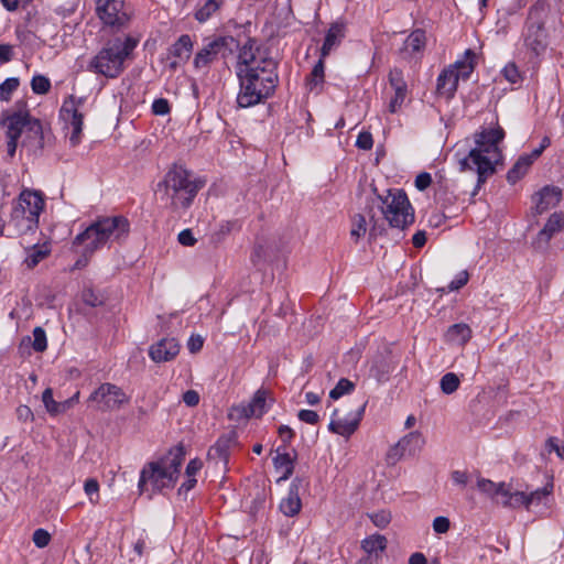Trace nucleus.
Returning <instances> with one entry per match:
<instances>
[{
    "label": "nucleus",
    "instance_id": "nucleus-1",
    "mask_svg": "<svg viewBox=\"0 0 564 564\" xmlns=\"http://www.w3.org/2000/svg\"><path fill=\"white\" fill-rule=\"evenodd\" d=\"M278 63L270 56L267 48L248 40L240 48L236 74L239 79L237 104L240 108H249L264 102L270 98L279 83Z\"/></svg>",
    "mask_w": 564,
    "mask_h": 564
},
{
    "label": "nucleus",
    "instance_id": "nucleus-2",
    "mask_svg": "<svg viewBox=\"0 0 564 564\" xmlns=\"http://www.w3.org/2000/svg\"><path fill=\"white\" fill-rule=\"evenodd\" d=\"M505 138L501 127L484 128L474 133V147L467 153L456 152L455 156L462 172L477 173V183L473 195H476L487 180L502 162L500 143Z\"/></svg>",
    "mask_w": 564,
    "mask_h": 564
},
{
    "label": "nucleus",
    "instance_id": "nucleus-3",
    "mask_svg": "<svg viewBox=\"0 0 564 564\" xmlns=\"http://www.w3.org/2000/svg\"><path fill=\"white\" fill-rule=\"evenodd\" d=\"M130 232V223L123 216L102 217L94 221L73 240V248L84 259L77 260L76 268L86 265L88 257L112 243H121Z\"/></svg>",
    "mask_w": 564,
    "mask_h": 564
},
{
    "label": "nucleus",
    "instance_id": "nucleus-4",
    "mask_svg": "<svg viewBox=\"0 0 564 564\" xmlns=\"http://www.w3.org/2000/svg\"><path fill=\"white\" fill-rule=\"evenodd\" d=\"M204 182L181 165H174L156 185L155 195L164 207L178 212L187 209Z\"/></svg>",
    "mask_w": 564,
    "mask_h": 564
},
{
    "label": "nucleus",
    "instance_id": "nucleus-5",
    "mask_svg": "<svg viewBox=\"0 0 564 564\" xmlns=\"http://www.w3.org/2000/svg\"><path fill=\"white\" fill-rule=\"evenodd\" d=\"M185 458L183 446L172 448L166 455L155 462L148 463L140 473L138 488L141 494L161 492L173 488L177 481L181 466Z\"/></svg>",
    "mask_w": 564,
    "mask_h": 564
},
{
    "label": "nucleus",
    "instance_id": "nucleus-6",
    "mask_svg": "<svg viewBox=\"0 0 564 564\" xmlns=\"http://www.w3.org/2000/svg\"><path fill=\"white\" fill-rule=\"evenodd\" d=\"M131 36L109 41L89 62L88 69L107 78H117L124 70V62L137 47Z\"/></svg>",
    "mask_w": 564,
    "mask_h": 564
},
{
    "label": "nucleus",
    "instance_id": "nucleus-7",
    "mask_svg": "<svg viewBox=\"0 0 564 564\" xmlns=\"http://www.w3.org/2000/svg\"><path fill=\"white\" fill-rule=\"evenodd\" d=\"M1 124L7 129V134L20 137L22 147L30 151L43 148V128L40 120L32 118L28 111L20 110L8 113L1 118Z\"/></svg>",
    "mask_w": 564,
    "mask_h": 564
},
{
    "label": "nucleus",
    "instance_id": "nucleus-8",
    "mask_svg": "<svg viewBox=\"0 0 564 564\" xmlns=\"http://www.w3.org/2000/svg\"><path fill=\"white\" fill-rule=\"evenodd\" d=\"M391 227L404 228L414 220L408 196L402 189H389L386 196L377 195L372 200Z\"/></svg>",
    "mask_w": 564,
    "mask_h": 564
},
{
    "label": "nucleus",
    "instance_id": "nucleus-9",
    "mask_svg": "<svg viewBox=\"0 0 564 564\" xmlns=\"http://www.w3.org/2000/svg\"><path fill=\"white\" fill-rule=\"evenodd\" d=\"M546 13L536 6L531 7L522 29L524 46L534 55H541L549 46V33L545 28Z\"/></svg>",
    "mask_w": 564,
    "mask_h": 564
},
{
    "label": "nucleus",
    "instance_id": "nucleus-10",
    "mask_svg": "<svg viewBox=\"0 0 564 564\" xmlns=\"http://www.w3.org/2000/svg\"><path fill=\"white\" fill-rule=\"evenodd\" d=\"M85 99L75 96L67 97L59 110V116L65 122V127L70 129L69 143L76 147L82 141L83 122L85 117L84 111Z\"/></svg>",
    "mask_w": 564,
    "mask_h": 564
},
{
    "label": "nucleus",
    "instance_id": "nucleus-11",
    "mask_svg": "<svg viewBox=\"0 0 564 564\" xmlns=\"http://www.w3.org/2000/svg\"><path fill=\"white\" fill-rule=\"evenodd\" d=\"M237 42L232 36H218L209 40L195 55L194 66L197 69L207 68L219 56L227 57Z\"/></svg>",
    "mask_w": 564,
    "mask_h": 564
},
{
    "label": "nucleus",
    "instance_id": "nucleus-12",
    "mask_svg": "<svg viewBox=\"0 0 564 564\" xmlns=\"http://www.w3.org/2000/svg\"><path fill=\"white\" fill-rule=\"evenodd\" d=\"M87 401L95 403L97 410L107 412L121 408L130 398L117 384L105 382L90 393Z\"/></svg>",
    "mask_w": 564,
    "mask_h": 564
},
{
    "label": "nucleus",
    "instance_id": "nucleus-13",
    "mask_svg": "<svg viewBox=\"0 0 564 564\" xmlns=\"http://www.w3.org/2000/svg\"><path fill=\"white\" fill-rule=\"evenodd\" d=\"M425 444V438L419 431H413L401 437L389 448L386 455L388 465H395L404 456H415Z\"/></svg>",
    "mask_w": 564,
    "mask_h": 564
},
{
    "label": "nucleus",
    "instance_id": "nucleus-14",
    "mask_svg": "<svg viewBox=\"0 0 564 564\" xmlns=\"http://www.w3.org/2000/svg\"><path fill=\"white\" fill-rule=\"evenodd\" d=\"M96 11L106 25L122 26L129 20L123 0H96Z\"/></svg>",
    "mask_w": 564,
    "mask_h": 564
},
{
    "label": "nucleus",
    "instance_id": "nucleus-15",
    "mask_svg": "<svg viewBox=\"0 0 564 564\" xmlns=\"http://www.w3.org/2000/svg\"><path fill=\"white\" fill-rule=\"evenodd\" d=\"M367 401L362 402L354 414L350 413L347 417L338 419H335V416L338 413V410L335 409L333 412V419L328 425L329 431L345 437L350 436L358 429L359 423L364 416Z\"/></svg>",
    "mask_w": 564,
    "mask_h": 564
},
{
    "label": "nucleus",
    "instance_id": "nucleus-16",
    "mask_svg": "<svg viewBox=\"0 0 564 564\" xmlns=\"http://www.w3.org/2000/svg\"><path fill=\"white\" fill-rule=\"evenodd\" d=\"M389 83L394 94L389 101L388 109L391 113H395L401 109L408 93V85L402 70L392 69L389 74Z\"/></svg>",
    "mask_w": 564,
    "mask_h": 564
},
{
    "label": "nucleus",
    "instance_id": "nucleus-17",
    "mask_svg": "<svg viewBox=\"0 0 564 564\" xmlns=\"http://www.w3.org/2000/svg\"><path fill=\"white\" fill-rule=\"evenodd\" d=\"M15 204L23 208L31 219L39 221L40 214L44 208V199L40 192L24 189L20 193Z\"/></svg>",
    "mask_w": 564,
    "mask_h": 564
},
{
    "label": "nucleus",
    "instance_id": "nucleus-18",
    "mask_svg": "<svg viewBox=\"0 0 564 564\" xmlns=\"http://www.w3.org/2000/svg\"><path fill=\"white\" fill-rule=\"evenodd\" d=\"M276 455L273 457V466L276 471L281 473L278 481L289 479L293 471L296 460V452L288 453L285 446H279L276 448Z\"/></svg>",
    "mask_w": 564,
    "mask_h": 564
},
{
    "label": "nucleus",
    "instance_id": "nucleus-19",
    "mask_svg": "<svg viewBox=\"0 0 564 564\" xmlns=\"http://www.w3.org/2000/svg\"><path fill=\"white\" fill-rule=\"evenodd\" d=\"M562 198V191L556 186H545L533 196V203L538 214H542L555 207Z\"/></svg>",
    "mask_w": 564,
    "mask_h": 564
},
{
    "label": "nucleus",
    "instance_id": "nucleus-20",
    "mask_svg": "<svg viewBox=\"0 0 564 564\" xmlns=\"http://www.w3.org/2000/svg\"><path fill=\"white\" fill-rule=\"evenodd\" d=\"M426 44L425 32L421 29L414 30L404 41L401 48L403 58L414 59L421 55Z\"/></svg>",
    "mask_w": 564,
    "mask_h": 564
},
{
    "label": "nucleus",
    "instance_id": "nucleus-21",
    "mask_svg": "<svg viewBox=\"0 0 564 564\" xmlns=\"http://www.w3.org/2000/svg\"><path fill=\"white\" fill-rule=\"evenodd\" d=\"M37 224L39 221L31 219L23 208L17 204L13 205L8 227H12L15 234H24L33 230L36 228Z\"/></svg>",
    "mask_w": 564,
    "mask_h": 564
},
{
    "label": "nucleus",
    "instance_id": "nucleus-22",
    "mask_svg": "<svg viewBox=\"0 0 564 564\" xmlns=\"http://www.w3.org/2000/svg\"><path fill=\"white\" fill-rule=\"evenodd\" d=\"M279 508L286 517H294L301 511L302 501L299 495V485L295 480L291 482L288 495L281 500Z\"/></svg>",
    "mask_w": 564,
    "mask_h": 564
},
{
    "label": "nucleus",
    "instance_id": "nucleus-23",
    "mask_svg": "<svg viewBox=\"0 0 564 564\" xmlns=\"http://www.w3.org/2000/svg\"><path fill=\"white\" fill-rule=\"evenodd\" d=\"M458 82L454 75L453 66H448L437 77V94L446 98H452L457 89Z\"/></svg>",
    "mask_w": 564,
    "mask_h": 564
},
{
    "label": "nucleus",
    "instance_id": "nucleus-24",
    "mask_svg": "<svg viewBox=\"0 0 564 564\" xmlns=\"http://www.w3.org/2000/svg\"><path fill=\"white\" fill-rule=\"evenodd\" d=\"M267 411V392L264 390H258L251 401L242 406V414L246 417H261Z\"/></svg>",
    "mask_w": 564,
    "mask_h": 564
},
{
    "label": "nucleus",
    "instance_id": "nucleus-25",
    "mask_svg": "<svg viewBox=\"0 0 564 564\" xmlns=\"http://www.w3.org/2000/svg\"><path fill=\"white\" fill-rule=\"evenodd\" d=\"M470 337L471 329L464 323L452 325L445 334V340L457 348L463 347Z\"/></svg>",
    "mask_w": 564,
    "mask_h": 564
},
{
    "label": "nucleus",
    "instance_id": "nucleus-26",
    "mask_svg": "<svg viewBox=\"0 0 564 564\" xmlns=\"http://www.w3.org/2000/svg\"><path fill=\"white\" fill-rule=\"evenodd\" d=\"M387 538L382 534H372L367 538H365L361 541V549L366 553V555L377 560L379 558L380 554L384 552L387 549Z\"/></svg>",
    "mask_w": 564,
    "mask_h": 564
},
{
    "label": "nucleus",
    "instance_id": "nucleus-27",
    "mask_svg": "<svg viewBox=\"0 0 564 564\" xmlns=\"http://www.w3.org/2000/svg\"><path fill=\"white\" fill-rule=\"evenodd\" d=\"M46 347V333L42 327H35L31 336H26L21 340V349L23 350L32 348L36 352H43Z\"/></svg>",
    "mask_w": 564,
    "mask_h": 564
},
{
    "label": "nucleus",
    "instance_id": "nucleus-28",
    "mask_svg": "<svg viewBox=\"0 0 564 564\" xmlns=\"http://www.w3.org/2000/svg\"><path fill=\"white\" fill-rule=\"evenodd\" d=\"M564 227V214H552L542 230L539 232V240L547 243L550 239Z\"/></svg>",
    "mask_w": 564,
    "mask_h": 564
},
{
    "label": "nucleus",
    "instance_id": "nucleus-29",
    "mask_svg": "<svg viewBox=\"0 0 564 564\" xmlns=\"http://www.w3.org/2000/svg\"><path fill=\"white\" fill-rule=\"evenodd\" d=\"M475 56L476 55L474 52H471L470 50H467L465 53V58L457 61L452 65L454 68V75H455L457 82H459L460 79L467 80L470 77V75L475 68V64H474Z\"/></svg>",
    "mask_w": 564,
    "mask_h": 564
},
{
    "label": "nucleus",
    "instance_id": "nucleus-30",
    "mask_svg": "<svg viewBox=\"0 0 564 564\" xmlns=\"http://www.w3.org/2000/svg\"><path fill=\"white\" fill-rule=\"evenodd\" d=\"M343 37V26L339 24H333L327 31L324 44L321 48L322 58H325L336 46H338Z\"/></svg>",
    "mask_w": 564,
    "mask_h": 564
},
{
    "label": "nucleus",
    "instance_id": "nucleus-31",
    "mask_svg": "<svg viewBox=\"0 0 564 564\" xmlns=\"http://www.w3.org/2000/svg\"><path fill=\"white\" fill-rule=\"evenodd\" d=\"M25 252L24 264L26 268L33 269L50 254L51 248L47 243L34 245L28 248Z\"/></svg>",
    "mask_w": 564,
    "mask_h": 564
},
{
    "label": "nucleus",
    "instance_id": "nucleus-32",
    "mask_svg": "<svg viewBox=\"0 0 564 564\" xmlns=\"http://www.w3.org/2000/svg\"><path fill=\"white\" fill-rule=\"evenodd\" d=\"M234 443V437L221 436L217 442L209 448L208 456L218 460L227 463L229 456V449Z\"/></svg>",
    "mask_w": 564,
    "mask_h": 564
},
{
    "label": "nucleus",
    "instance_id": "nucleus-33",
    "mask_svg": "<svg viewBox=\"0 0 564 564\" xmlns=\"http://www.w3.org/2000/svg\"><path fill=\"white\" fill-rule=\"evenodd\" d=\"M525 491L511 492L509 487L506 486L505 492L502 494L501 500H499L503 507L508 508H521L524 507L528 510V500Z\"/></svg>",
    "mask_w": 564,
    "mask_h": 564
},
{
    "label": "nucleus",
    "instance_id": "nucleus-34",
    "mask_svg": "<svg viewBox=\"0 0 564 564\" xmlns=\"http://www.w3.org/2000/svg\"><path fill=\"white\" fill-rule=\"evenodd\" d=\"M193 50V41L189 35L183 34L173 44L171 53L173 56L180 59V62H186Z\"/></svg>",
    "mask_w": 564,
    "mask_h": 564
},
{
    "label": "nucleus",
    "instance_id": "nucleus-35",
    "mask_svg": "<svg viewBox=\"0 0 564 564\" xmlns=\"http://www.w3.org/2000/svg\"><path fill=\"white\" fill-rule=\"evenodd\" d=\"M532 159L529 158L528 155H521L518 161L514 163V165L509 170L508 174H507V180L509 183L511 184H514L517 183L520 178H522L529 167L531 166L532 164Z\"/></svg>",
    "mask_w": 564,
    "mask_h": 564
},
{
    "label": "nucleus",
    "instance_id": "nucleus-36",
    "mask_svg": "<svg viewBox=\"0 0 564 564\" xmlns=\"http://www.w3.org/2000/svg\"><path fill=\"white\" fill-rule=\"evenodd\" d=\"M506 484L505 482H494L492 480L490 479H486V478H478L477 480V488L485 495L489 496L490 498H495V497H502V494L505 492V489H506Z\"/></svg>",
    "mask_w": 564,
    "mask_h": 564
},
{
    "label": "nucleus",
    "instance_id": "nucleus-37",
    "mask_svg": "<svg viewBox=\"0 0 564 564\" xmlns=\"http://www.w3.org/2000/svg\"><path fill=\"white\" fill-rule=\"evenodd\" d=\"M392 371V368L389 362H387L383 355H378L373 360L370 368V373L378 381H383L388 379L389 373Z\"/></svg>",
    "mask_w": 564,
    "mask_h": 564
},
{
    "label": "nucleus",
    "instance_id": "nucleus-38",
    "mask_svg": "<svg viewBox=\"0 0 564 564\" xmlns=\"http://www.w3.org/2000/svg\"><path fill=\"white\" fill-rule=\"evenodd\" d=\"M224 0H206L204 4L197 8L195 19L199 22L207 21L216 11L219 10Z\"/></svg>",
    "mask_w": 564,
    "mask_h": 564
},
{
    "label": "nucleus",
    "instance_id": "nucleus-39",
    "mask_svg": "<svg viewBox=\"0 0 564 564\" xmlns=\"http://www.w3.org/2000/svg\"><path fill=\"white\" fill-rule=\"evenodd\" d=\"M551 489L552 486L550 488L545 486L543 488H538L533 491L527 492L528 510H530L531 507L545 505V501L551 494Z\"/></svg>",
    "mask_w": 564,
    "mask_h": 564
},
{
    "label": "nucleus",
    "instance_id": "nucleus-40",
    "mask_svg": "<svg viewBox=\"0 0 564 564\" xmlns=\"http://www.w3.org/2000/svg\"><path fill=\"white\" fill-rule=\"evenodd\" d=\"M181 345L175 338H163L156 345H153L149 352H178Z\"/></svg>",
    "mask_w": 564,
    "mask_h": 564
},
{
    "label": "nucleus",
    "instance_id": "nucleus-41",
    "mask_svg": "<svg viewBox=\"0 0 564 564\" xmlns=\"http://www.w3.org/2000/svg\"><path fill=\"white\" fill-rule=\"evenodd\" d=\"M459 383L460 381L456 373L447 372L441 378L440 387L443 393L452 394L458 389Z\"/></svg>",
    "mask_w": 564,
    "mask_h": 564
},
{
    "label": "nucleus",
    "instance_id": "nucleus-42",
    "mask_svg": "<svg viewBox=\"0 0 564 564\" xmlns=\"http://www.w3.org/2000/svg\"><path fill=\"white\" fill-rule=\"evenodd\" d=\"M355 389V383L349 379L341 378L337 384L330 390L329 398L333 400H338L345 394L352 392Z\"/></svg>",
    "mask_w": 564,
    "mask_h": 564
},
{
    "label": "nucleus",
    "instance_id": "nucleus-43",
    "mask_svg": "<svg viewBox=\"0 0 564 564\" xmlns=\"http://www.w3.org/2000/svg\"><path fill=\"white\" fill-rule=\"evenodd\" d=\"M324 58L322 56L319 57L318 62L313 67L310 78H308V86L311 89H314L318 85H321L324 80Z\"/></svg>",
    "mask_w": 564,
    "mask_h": 564
},
{
    "label": "nucleus",
    "instance_id": "nucleus-44",
    "mask_svg": "<svg viewBox=\"0 0 564 564\" xmlns=\"http://www.w3.org/2000/svg\"><path fill=\"white\" fill-rule=\"evenodd\" d=\"M42 401L46 411L51 415L61 414V402H56L53 398V390L51 388H46L42 393Z\"/></svg>",
    "mask_w": 564,
    "mask_h": 564
},
{
    "label": "nucleus",
    "instance_id": "nucleus-45",
    "mask_svg": "<svg viewBox=\"0 0 564 564\" xmlns=\"http://www.w3.org/2000/svg\"><path fill=\"white\" fill-rule=\"evenodd\" d=\"M84 491L91 505L99 502V482L95 478H88L84 484Z\"/></svg>",
    "mask_w": 564,
    "mask_h": 564
},
{
    "label": "nucleus",
    "instance_id": "nucleus-46",
    "mask_svg": "<svg viewBox=\"0 0 564 564\" xmlns=\"http://www.w3.org/2000/svg\"><path fill=\"white\" fill-rule=\"evenodd\" d=\"M31 87L33 93L44 95L51 89V82L46 76L35 75L31 80Z\"/></svg>",
    "mask_w": 564,
    "mask_h": 564
},
{
    "label": "nucleus",
    "instance_id": "nucleus-47",
    "mask_svg": "<svg viewBox=\"0 0 564 564\" xmlns=\"http://www.w3.org/2000/svg\"><path fill=\"white\" fill-rule=\"evenodd\" d=\"M19 84V79L15 77L6 79L0 85V100L8 101L11 98L12 93L18 89Z\"/></svg>",
    "mask_w": 564,
    "mask_h": 564
},
{
    "label": "nucleus",
    "instance_id": "nucleus-48",
    "mask_svg": "<svg viewBox=\"0 0 564 564\" xmlns=\"http://www.w3.org/2000/svg\"><path fill=\"white\" fill-rule=\"evenodd\" d=\"M371 522L379 529H384L391 522V513L387 510H379L368 514Z\"/></svg>",
    "mask_w": 564,
    "mask_h": 564
},
{
    "label": "nucleus",
    "instance_id": "nucleus-49",
    "mask_svg": "<svg viewBox=\"0 0 564 564\" xmlns=\"http://www.w3.org/2000/svg\"><path fill=\"white\" fill-rule=\"evenodd\" d=\"M367 231L366 218L362 215H356L352 219V227L350 230V236L358 240L362 237Z\"/></svg>",
    "mask_w": 564,
    "mask_h": 564
},
{
    "label": "nucleus",
    "instance_id": "nucleus-50",
    "mask_svg": "<svg viewBox=\"0 0 564 564\" xmlns=\"http://www.w3.org/2000/svg\"><path fill=\"white\" fill-rule=\"evenodd\" d=\"M502 75L511 84H517L521 79L520 72L513 63H509L503 67Z\"/></svg>",
    "mask_w": 564,
    "mask_h": 564
},
{
    "label": "nucleus",
    "instance_id": "nucleus-51",
    "mask_svg": "<svg viewBox=\"0 0 564 564\" xmlns=\"http://www.w3.org/2000/svg\"><path fill=\"white\" fill-rule=\"evenodd\" d=\"M32 540L37 547L43 549L48 545L51 541V534L44 529H36L33 532Z\"/></svg>",
    "mask_w": 564,
    "mask_h": 564
},
{
    "label": "nucleus",
    "instance_id": "nucleus-52",
    "mask_svg": "<svg viewBox=\"0 0 564 564\" xmlns=\"http://www.w3.org/2000/svg\"><path fill=\"white\" fill-rule=\"evenodd\" d=\"M545 451L549 453L555 452L556 455L564 460V442L562 444L558 443L556 437H549L545 442Z\"/></svg>",
    "mask_w": 564,
    "mask_h": 564
},
{
    "label": "nucleus",
    "instance_id": "nucleus-53",
    "mask_svg": "<svg viewBox=\"0 0 564 564\" xmlns=\"http://www.w3.org/2000/svg\"><path fill=\"white\" fill-rule=\"evenodd\" d=\"M205 338L199 334H192L187 340V348L191 352L199 351L204 346Z\"/></svg>",
    "mask_w": 564,
    "mask_h": 564
},
{
    "label": "nucleus",
    "instance_id": "nucleus-54",
    "mask_svg": "<svg viewBox=\"0 0 564 564\" xmlns=\"http://www.w3.org/2000/svg\"><path fill=\"white\" fill-rule=\"evenodd\" d=\"M152 111L154 115L164 116L170 112L169 101L164 98L155 99L152 104Z\"/></svg>",
    "mask_w": 564,
    "mask_h": 564
},
{
    "label": "nucleus",
    "instance_id": "nucleus-55",
    "mask_svg": "<svg viewBox=\"0 0 564 564\" xmlns=\"http://www.w3.org/2000/svg\"><path fill=\"white\" fill-rule=\"evenodd\" d=\"M297 417L300 421L307 424H317L319 421V415L313 410H300Z\"/></svg>",
    "mask_w": 564,
    "mask_h": 564
},
{
    "label": "nucleus",
    "instance_id": "nucleus-56",
    "mask_svg": "<svg viewBox=\"0 0 564 564\" xmlns=\"http://www.w3.org/2000/svg\"><path fill=\"white\" fill-rule=\"evenodd\" d=\"M356 145L362 150H370L373 145L372 135L370 132H360L357 137Z\"/></svg>",
    "mask_w": 564,
    "mask_h": 564
},
{
    "label": "nucleus",
    "instance_id": "nucleus-57",
    "mask_svg": "<svg viewBox=\"0 0 564 564\" xmlns=\"http://www.w3.org/2000/svg\"><path fill=\"white\" fill-rule=\"evenodd\" d=\"M451 522L449 519L446 517H436L433 520V530L438 533H446L449 530Z\"/></svg>",
    "mask_w": 564,
    "mask_h": 564
},
{
    "label": "nucleus",
    "instance_id": "nucleus-58",
    "mask_svg": "<svg viewBox=\"0 0 564 564\" xmlns=\"http://www.w3.org/2000/svg\"><path fill=\"white\" fill-rule=\"evenodd\" d=\"M177 240L182 246L185 247H192L196 243V238L194 237L191 229L182 230L177 236Z\"/></svg>",
    "mask_w": 564,
    "mask_h": 564
},
{
    "label": "nucleus",
    "instance_id": "nucleus-59",
    "mask_svg": "<svg viewBox=\"0 0 564 564\" xmlns=\"http://www.w3.org/2000/svg\"><path fill=\"white\" fill-rule=\"evenodd\" d=\"M279 436L281 437L283 445L288 446L293 437H294V431L289 425H280L278 429Z\"/></svg>",
    "mask_w": 564,
    "mask_h": 564
},
{
    "label": "nucleus",
    "instance_id": "nucleus-60",
    "mask_svg": "<svg viewBox=\"0 0 564 564\" xmlns=\"http://www.w3.org/2000/svg\"><path fill=\"white\" fill-rule=\"evenodd\" d=\"M432 183V176L427 172L420 173L415 178V187L419 191L426 189Z\"/></svg>",
    "mask_w": 564,
    "mask_h": 564
},
{
    "label": "nucleus",
    "instance_id": "nucleus-61",
    "mask_svg": "<svg viewBox=\"0 0 564 564\" xmlns=\"http://www.w3.org/2000/svg\"><path fill=\"white\" fill-rule=\"evenodd\" d=\"M468 282V273L460 271L456 278L449 283L448 288L451 291H455L464 286Z\"/></svg>",
    "mask_w": 564,
    "mask_h": 564
},
{
    "label": "nucleus",
    "instance_id": "nucleus-62",
    "mask_svg": "<svg viewBox=\"0 0 564 564\" xmlns=\"http://www.w3.org/2000/svg\"><path fill=\"white\" fill-rule=\"evenodd\" d=\"M202 467L203 463L198 458L189 460L185 469L186 476L195 478L196 474L202 469Z\"/></svg>",
    "mask_w": 564,
    "mask_h": 564
},
{
    "label": "nucleus",
    "instance_id": "nucleus-63",
    "mask_svg": "<svg viewBox=\"0 0 564 564\" xmlns=\"http://www.w3.org/2000/svg\"><path fill=\"white\" fill-rule=\"evenodd\" d=\"M183 401L188 406H195L199 402V394L195 390H187L183 394Z\"/></svg>",
    "mask_w": 564,
    "mask_h": 564
},
{
    "label": "nucleus",
    "instance_id": "nucleus-64",
    "mask_svg": "<svg viewBox=\"0 0 564 564\" xmlns=\"http://www.w3.org/2000/svg\"><path fill=\"white\" fill-rule=\"evenodd\" d=\"M13 47L9 44H0V62L8 63L12 59Z\"/></svg>",
    "mask_w": 564,
    "mask_h": 564
}]
</instances>
